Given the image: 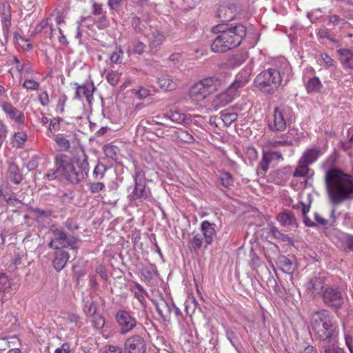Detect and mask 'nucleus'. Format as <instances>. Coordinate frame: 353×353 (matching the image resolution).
<instances>
[{"mask_svg": "<svg viewBox=\"0 0 353 353\" xmlns=\"http://www.w3.org/2000/svg\"><path fill=\"white\" fill-rule=\"evenodd\" d=\"M337 155L331 154L321 165L325 170L324 182L329 202L339 205L353 199V175L334 168Z\"/></svg>", "mask_w": 353, "mask_h": 353, "instance_id": "obj_1", "label": "nucleus"}, {"mask_svg": "<svg viewBox=\"0 0 353 353\" xmlns=\"http://www.w3.org/2000/svg\"><path fill=\"white\" fill-rule=\"evenodd\" d=\"M292 68L288 61L283 57L276 58L266 69L259 73L254 80V86L263 94L272 95L282 85L290 81Z\"/></svg>", "mask_w": 353, "mask_h": 353, "instance_id": "obj_2", "label": "nucleus"}, {"mask_svg": "<svg viewBox=\"0 0 353 353\" xmlns=\"http://www.w3.org/2000/svg\"><path fill=\"white\" fill-rule=\"evenodd\" d=\"M218 35L211 44V50L223 53L239 46L247 34V28L241 23H222L212 28Z\"/></svg>", "mask_w": 353, "mask_h": 353, "instance_id": "obj_3", "label": "nucleus"}, {"mask_svg": "<svg viewBox=\"0 0 353 353\" xmlns=\"http://www.w3.org/2000/svg\"><path fill=\"white\" fill-rule=\"evenodd\" d=\"M310 324L316 341L322 345L337 341L339 324L329 310L321 309L314 312Z\"/></svg>", "mask_w": 353, "mask_h": 353, "instance_id": "obj_4", "label": "nucleus"}, {"mask_svg": "<svg viewBox=\"0 0 353 353\" xmlns=\"http://www.w3.org/2000/svg\"><path fill=\"white\" fill-rule=\"evenodd\" d=\"M221 84V79L216 77L203 79L190 88L189 96L192 101H201L216 92Z\"/></svg>", "mask_w": 353, "mask_h": 353, "instance_id": "obj_5", "label": "nucleus"}, {"mask_svg": "<svg viewBox=\"0 0 353 353\" xmlns=\"http://www.w3.org/2000/svg\"><path fill=\"white\" fill-rule=\"evenodd\" d=\"M134 185L128 188V199L134 202H142L147 200L150 194L149 188H146L145 172L136 168L133 174Z\"/></svg>", "mask_w": 353, "mask_h": 353, "instance_id": "obj_6", "label": "nucleus"}, {"mask_svg": "<svg viewBox=\"0 0 353 353\" xmlns=\"http://www.w3.org/2000/svg\"><path fill=\"white\" fill-rule=\"evenodd\" d=\"M296 116L293 110L288 105L276 107L274 110V119L269 122L268 126L272 131H283L287 125L294 123Z\"/></svg>", "mask_w": 353, "mask_h": 353, "instance_id": "obj_7", "label": "nucleus"}, {"mask_svg": "<svg viewBox=\"0 0 353 353\" xmlns=\"http://www.w3.org/2000/svg\"><path fill=\"white\" fill-rule=\"evenodd\" d=\"M52 232L53 239L48 243L49 248L53 250L63 248L77 250L79 248L78 243L80 239L78 236L68 235L62 228H55Z\"/></svg>", "mask_w": 353, "mask_h": 353, "instance_id": "obj_8", "label": "nucleus"}, {"mask_svg": "<svg viewBox=\"0 0 353 353\" xmlns=\"http://www.w3.org/2000/svg\"><path fill=\"white\" fill-rule=\"evenodd\" d=\"M88 156L83 151L81 155L75 158L74 164L68 175L67 181L72 184H79L85 179L90 170Z\"/></svg>", "mask_w": 353, "mask_h": 353, "instance_id": "obj_9", "label": "nucleus"}, {"mask_svg": "<svg viewBox=\"0 0 353 353\" xmlns=\"http://www.w3.org/2000/svg\"><path fill=\"white\" fill-rule=\"evenodd\" d=\"M323 304L335 312L343 307L344 298L340 288L334 284L328 285L321 294Z\"/></svg>", "mask_w": 353, "mask_h": 353, "instance_id": "obj_10", "label": "nucleus"}, {"mask_svg": "<svg viewBox=\"0 0 353 353\" xmlns=\"http://www.w3.org/2000/svg\"><path fill=\"white\" fill-rule=\"evenodd\" d=\"M114 316L119 327L120 334L126 335L132 332L138 326H140L144 332H146L145 328L137 321L130 312L125 310H119Z\"/></svg>", "mask_w": 353, "mask_h": 353, "instance_id": "obj_11", "label": "nucleus"}, {"mask_svg": "<svg viewBox=\"0 0 353 353\" xmlns=\"http://www.w3.org/2000/svg\"><path fill=\"white\" fill-rule=\"evenodd\" d=\"M145 333L143 331L129 336L123 344L125 353H145L147 350Z\"/></svg>", "mask_w": 353, "mask_h": 353, "instance_id": "obj_12", "label": "nucleus"}, {"mask_svg": "<svg viewBox=\"0 0 353 353\" xmlns=\"http://www.w3.org/2000/svg\"><path fill=\"white\" fill-rule=\"evenodd\" d=\"M274 148H269L267 150L263 151L262 159L260 161L258 168L263 174L266 173L269 169V165L272 161H280L283 160L281 152L274 150Z\"/></svg>", "mask_w": 353, "mask_h": 353, "instance_id": "obj_13", "label": "nucleus"}, {"mask_svg": "<svg viewBox=\"0 0 353 353\" xmlns=\"http://www.w3.org/2000/svg\"><path fill=\"white\" fill-rule=\"evenodd\" d=\"M239 92L229 87L224 92L217 94L212 101V105L216 110L225 107L231 103L237 96Z\"/></svg>", "mask_w": 353, "mask_h": 353, "instance_id": "obj_14", "label": "nucleus"}, {"mask_svg": "<svg viewBox=\"0 0 353 353\" xmlns=\"http://www.w3.org/2000/svg\"><path fill=\"white\" fill-rule=\"evenodd\" d=\"M1 108L6 116L18 124H23L25 121V115L23 112L19 110L9 102H3Z\"/></svg>", "mask_w": 353, "mask_h": 353, "instance_id": "obj_15", "label": "nucleus"}, {"mask_svg": "<svg viewBox=\"0 0 353 353\" xmlns=\"http://www.w3.org/2000/svg\"><path fill=\"white\" fill-rule=\"evenodd\" d=\"M55 163L57 170L62 173L66 179L74 165L72 159L66 154H58L55 157Z\"/></svg>", "mask_w": 353, "mask_h": 353, "instance_id": "obj_16", "label": "nucleus"}, {"mask_svg": "<svg viewBox=\"0 0 353 353\" xmlns=\"http://www.w3.org/2000/svg\"><path fill=\"white\" fill-rule=\"evenodd\" d=\"M292 168L291 166L287 165L272 172L271 174L272 181L275 184L284 185L292 175Z\"/></svg>", "mask_w": 353, "mask_h": 353, "instance_id": "obj_17", "label": "nucleus"}, {"mask_svg": "<svg viewBox=\"0 0 353 353\" xmlns=\"http://www.w3.org/2000/svg\"><path fill=\"white\" fill-rule=\"evenodd\" d=\"M12 289L11 283L8 279V276L5 274L0 272V303H2L10 299L12 296Z\"/></svg>", "mask_w": 353, "mask_h": 353, "instance_id": "obj_18", "label": "nucleus"}, {"mask_svg": "<svg viewBox=\"0 0 353 353\" xmlns=\"http://www.w3.org/2000/svg\"><path fill=\"white\" fill-rule=\"evenodd\" d=\"M236 7L234 4L221 6L218 10L217 17L223 23H229L236 17Z\"/></svg>", "mask_w": 353, "mask_h": 353, "instance_id": "obj_19", "label": "nucleus"}, {"mask_svg": "<svg viewBox=\"0 0 353 353\" xmlns=\"http://www.w3.org/2000/svg\"><path fill=\"white\" fill-rule=\"evenodd\" d=\"M0 15L3 32L8 34L11 26V8L8 3L3 2L0 4Z\"/></svg>", "mask_w": 353, "mask_h": 353, "instance_id": "obj_20", "label": "nucleus"}, {"mask_svg": "<svg viewBox=\"0 0 353 353\" xmlns=\"http://www.w3.org/2000/svg\"><path fill=\"white\" fill-rule=\"evenodd\" d=\"M250 77L251 70L250 68L243 69L236 74L235 80L230 87L238 92L239 88L244 87L249 82Z\"/></svg>", "mask_w": 353, "mask_h": 353, "instance_id": "obj_21", "label": "nucleus"}, {"mask_svg": "<svg viewBox=\"0 0 353 353\" xmlns=\"http://www.w3.org/2000/svg\"><path fill=\"white\" fill-rule=\"evenodd\" d=\"M215 224L208 221H204L201 224V230L203 232L205 242L207 245L213 243L216 236V232L214 228Z\"/></svg>", "mask_w": 353, "mask_h": 353, "instance_id": "obj_22", "label": "nucleus"}, {"mask_svg": "<svg viewBox=\"0 0 353 353\" xmlns=\"http://www.w3.org/2000/svg\"><path fill=\"white\" fill-rule=\"evenodd\" d=\"M328 285L325 284V279L323 277L315 276L311 279L307 283V289L312 290L313 294H322L323 290Z\"/></svg>", "mask_w": 353, "mask_h": 353, "instance_id": "obj_23", "label": "nucleus"}, {"mask_svg": "<svg viewBox=\"0 0 353 353\" xmlns=\"http://www.w3.org/2000/svg\"><path fill=\"white\" fill-rule=\"evenodd\" d=\"M54 259L52 261L54 268L57 270H61L66 265L69 259V254L63 250H56Z\"/></svg>", "mask_w": 353, "mask_h": 353, "instance_id": "obj_24", "label": "nucleus"}, {"mask_svg": "<svg viewBox=\"0 0 353 353\" xmlns=\"http://www.w3.org/2000/svg\"><path fill=\"white\" fill-rule=\"evenodd\" d=\"M174 303L169 304L164 299L161 302L156 304V310L158 314L161 316L164 321H169L171 317V313Z\"/></svg>", "mask_w": 353, "mask_h": 353, "instance_id": "obj_25", "label": "nucleus"}, {"mask_svg": "<svg viewBox=\"0 0 353 353\" xmlns=\"http://www.w3.org/2000/svg\"><path fill=\"white\" fill-rule=\"evenodd\" d=\"M293 142L292 139L290 137V134H284L279 139H272L267 143L268 148H276L279 146L289 147L292 146Z\"/></svg>", "mask_w": 353, "mask_h": 353, "instance_id": "obj_26", "label": "nucleus"}, {"mask_svg": "<svg viewBox=\"0 0 353 353\" xmlns=\"http://www.w3.org/2000/svg\"><path fill=\"white\" fill-rule=\"evenodd\" d=\"M146 48V45L138 39H134L130 41L128 46L127 53L142 55Z\"/></svg>", "mask_w": 353, "mask_h": 353, "instance_id": "obj_27", "label": "nucleus"}, {"mask_svg": "<svg viewBox=\"0 0 353 353\" xmlns=\"http://www.w3.org/2000/svg\"><path fill=\"white\" fill-rule=\"evenodd\" d=\"M276 265L285 274H292L295 270V266L292 261L284 255L278 257Z\"/></svg>", "mask_w": 353, "mask_h": 353, "instance_id": "obj_28", "label": "nucleus"}, {"mask_svg": "<svg viewBox=\"0 0 353 353\" xmlns=\"http://www.w3.org/2000/svg\"><path fill=\"white\" fill-rule=\"evenodd\" d=\"M340 55V60L345 68L353 69V52L346 48L337 50Z\"/></svg>", "mask_w": 353, "mask_h": 353, "instance_id": "obj_29", "label": "nucleus"}, {"mask_svg": "<svg viewBox=\"0 0 353 353\" xmlns=\"http://www.w3.org/2000/svg\"><path fill=\"white\" fill-rule=\"evenodd\" d=\"M321 154V151L318 148L307 149L300 159L309 166L318 159Z\"/></svg>", "mask_w": 353, "mask_h": 353, "instance_id": "obj_30", "label": "nucleus"}, {"mask_svg": "<svg viewBox=\"0 0 353 353\" xmlns=\"http://www.w3.org/2000/svg\"><path fill=\"white\" fill-rule=\"evenodd\" d=\"M8 179L14 184H19L23 179L19 168L14 163L9 165L8 171Z\"/></svg>", "mask_w": 353, "mask_h": 353, "instance_id": "obj_31", "label": "nucleus"}, {"mask_svg": "<svg viewBox=\"0 0 353 353\" xmlns=\"http://www.w3.org/2000/svg\"><path fill=\"white\" fill-rule=\"evenodd\" d=\"M149 46L151 49L159 47L163 42L165 37L162 32L157 30L152 31L148 35Z\"/></svg>", "mask_w": 353, "mask_h": 353, "instance_id": "obj_32", "label": "nucleus"}, {"mask_svg": "<svg viewBox=\"0 0 353 353\" xmlns=\"http://www.w3.org/2000/svg\"><path fill=\"white\" fill-rule=\"evenodd\" d=\"M277 220L283 226L296 225L294 214L290 211H285L283 213L279 214L277 216Z\"/></svg>", "mask_w": 353, "mask_h": 353, "instance_id": "obj_33", "label": "nucleus"}, {"mask_svg": "<svg viewBox=\"0 0 353 353\" xmlns=\"http://www.w3.org/2000/svg\"><path fill=\"white\" fill-rule=\"evenodd\" d=\"M322 87L323 85L319 78L316 77L309 79L305 83V89L308 94L319 92Z\"/></svg>", "mask_w": 353, "mask_h": 353, "instance_id": "obj_34", "label": "nucleus"}, {"mask_svg": "<svg viewBox=\"0 0 353 353\" xmlns=\"http://www.w3.org/2000/svg\"><path fill=\"white\" fill-rule=\"evenodd\" d=\"M164 117L178 124H183L187 119L186 114L178 110L168 112Z\"/></svg>", "mask_w": 353, "mask_h": 353, "instance_id": "obj_35", "label": "nucleus"}, {"mask_svg": "<svg viewBox=\"0 0 353 353\" xmlns=\"http://www.w3.org/2000/svg\"><path fill=\"white\" fill-rule=\"evenodd\" d=\"M174 135L181 141L184 143H192L195 141V139L193 135L188 130H183L182 128H176L174 130Z\"/></svg>", "mask_w": 353, "mask_h": 353, "instance_id": "obj_36", "label": "nucleus"}, {"mask_svg": "<svg viewBox=\"0 0 353 353\" xmlns=\"http://www.w3.org/2000/svg\"><path fill=\"white\" fill-rule=\"evenodd\" d=\"M310 170L309 166L299 159L298 165L292 174L294 178H305L307 176Z\"/></svg>", "mask_w": 353, "mask_h": 353, "instance_id": "obj_37", "label": "nucleus"}, {"mask_svg": "<svg viewBox=\"0 0 353 353\" xmlns=\"http://www.w3.org/2000/svg\"><path fill=\"white\" fill-rule=\"evenodd\" d=\"M316 35L320 39H327L335 45L339 44V40L335 37L334 34L328 28H320L318 30Z\"/></svg>", "mask_w": 353, "mask_h": 353, "instance_id": "obj_38", "label": "nucleus"}, {"mask_svg": "<svg viewBox=\"0 0 353 353\" xmlns=\"http://www.w3.org/2000/svg\"><path fill=\"white\" fill-rule=\"evenodd\" d=\"M158 84L161 89L165 91H172L176 88V83L165 76L158 78Z\"/></svg>", "mask_w": 353, "mask_h": 353, "instance_id": "obj_39", "label": "nucleus"}, {"mask_svg": "<svg viewBox=\"0 0 353 353\" xmlns=\"http://www.w3.org/2000/svg\"><path fill=\"white\" fill-rule=\"evenodd\" d=\"M74 85L76 87V99H80L81 96H84L89 99L90 97H92L93 92L88 86L85 85H80L77 83H74Z\"/></svg>", "mask_w": 353, "mask_h": 353, "instance_id": "obj_40", "label": "nucleus"}, {"mask_svg": "<svg viewBox=\"0 0 353 353\" xmlns=\"http://www.w3.org/2000/svg\"><path fill=\"white\" fill-rule=\"evenodd\" d=\"M333 344H323L320 347L321 353H346L343 347H339L335 343Z\"/></svg>", "mask_w": 353, "mask_h": 353, "instance_id": "obj_41", "label": "nucleus"}, {"mask_svg": "<svg viewBox=\"0 0 353 353\" xmlns=\"http://www.w3.org/2000/svg\"><path fill=\"white\" fill-rule=\"evenodd\" d=\"M123 50L121 46L116 45L114 50L110 56V60L112 63H121L123 57Z\"/></svg>", "mask_w": 353, "mask_h": 353, "instance_id": "obj_42", "label": "nucleus"}, {"mask_svg": "<svg viewBox=\"0 0 353 353\" xmlns=\"http://www.w3.org/2000/svg\"><path fill=\"white\" fill-rule=\"evenodd\" d=\"M221 118L226 126H230L238 117L236 112H228L226 110L221 112Z\"/></svg>", "mask_w": 353, "mask_h": 353, "instance_id": "obj_43", "label": "nucleus"}, {"mask_svg": "<svg viewBox=\"0 0 353 353\" xmlns=\"http://www.w3.org/2000/svg\"><path fill=\"white\" fill-rule=\"evenodd\" d=\"M301 212H302V214H303V222H304L305 225L307 227H316V223L312 221L307 216V213L310 211V206L307 205L302 202L301 203Z\"/></svg>", "mask_w": 353, "mask_h": 353, "instance_id": "obj_44", "label": "nucleus"}, {"mask_svg": "<svg viewBox=\"0 0 353 353\" xmlns=\"http://www.w3.org/2000/svg\"><path fill=\"white\" fill-rule=\"evenodd\" d=\"M106 172V167L102 163H98L92 173V177L96 181H102Z\"/></svg>", "mask_w": 353, "mask_h": 353, "instance_id": "obj_45", "label": "nucleus"}, {"mask_svg": "<svg viewBox=\"0 0 353 353\" xmlns=\"http://www.w3.org/2000/svg\"><path fill=\"white\" fill-rule=\"evenodd\" d=\"M103 152L105 155L110 159L117 160L119 149L118 147L112 145H107L103 147Z\"/></svg>", "mask_w": 353, "mask_h": 353, "instance_id": "obj_46", "label": "nucleus"}, {"mask_svg": "<svg viewBox=\"0 0 353 353\" xmlns=\"http://www.w3.org/2000/svg\"><path fill=\"white\" fill-rule=\"evenodd\" d=\"M54 141L62 151L67 152L70 150V143L69 140L63 137L62 135H57L54 138Z\"/></svg>", "mask_w": 353, "mask_h": 353, "instance_id": "obj_47", "label": "nucleus"}, {"mask_svg": "<svg viewBox=\"0 0 353 353\" xmlns=\"http://www.w3.org/2000/svg\"><path fill=\"white\" fill-rule=\"evenodd\" d=\"M15 39L19 46L24 50L28 51L32 48V45L29 39H27L18 34H15Z\"/></svg>", "mask_w": 353, "mask_h": 353, "instance_id": "obj_48", "label": "nucleus"}, {"mask_svg": "<svg viewBox=\"0 0 353 353\" xmlns=\"http://www.w3.org/2000/svg\"><path fill=\"white\" fill-rule=\"evenodd\" d=\"M131 25L134 30L138 33L143 32L146 28L145 24L141 21L140 18L138 17H133L132 18Z\"/></svg>", "mask_w": 353, "mask_h": 353, "instance_id": "obj_49", "label": "nucleus"}, {"mask_svg": "<svg viewBox=\"0 0 353 353\" xmlns=\"http://www.w3.org/2000/svg\"><path fill=\"white\" fill-rule=\"evenodd\" d=\"M2 196L9 205L14 206L20 203V201L16 198L14 192H8L6 190L3 192Z\"/></svg>", "mask_w": 353, "mask_h": 353, "instance_id": "obj_50", "label": "nucleus"}, {"mask_svg": "<svg viewBox=\"0 0 353 353\" xmlns=\"http://www.w3.org/2000/svg\"><path fill=\"white\" fill-rule=\"evenodd\" d=\"M328 18V26H343L345 23V20L339 15L331 14L327 17Z\"/></svg>", "mask_w": 353, "mask_h": 353, "instance_id": "obj_51", "label": "nucleus"}, {"mask_svg": "<svg viewBox=\"0 0 353 353\" xmlns=\"http://www.w3.org/2000/svg\"><path fill=\"white\" fill-rule=\"evenodd\" d=\"M220 180L221 184L225 188H229L233 185V178L230 172H223L221 174Z\"/></svg>", "mask_w": 353, "mask_h": 353, "instance_id": "obj_52", "label": "nucleus"}, {"mask_svg": "<svg viewBox=\"0 0 353 353\" xmlns=\"http://www.w3.org/2000/svg\"><path fill=\"white\" fill-rule=\"evenodd\" d=\"M120 78V74L117 71L111 70L108 72L106 79L108 82L113 86L118 84Z\"/></svg>", "mask_w": 353, "mask_h": 353, "instance_id": "obj_53", "label": "nucleus"}, {"mask_svg": "<svg viewBox=\"0 0 353 353\" xmlns=\"http://www.w3.org/2000/svg\"><path fill=\"white\" fill-rule=\"evenodd\" d=\"M105 183L102 181H96L94 180L93 182H90V192L93 194H97L104 190Z\"/></svg>", "mask_w": 353, "mask_h": 353, "instance_id": "obj_54", "label": "nucleus"}, {"mask_svg": "<svg viewBox=\"0 0 353 353\" xmlns=\"http://www.w3.org/2000/svg\"><path fill=\"white\" fill-rule=\"evenodd\" d=\"M99 17V19L95 21L97 27L100 30L108 28L110 26V21L106 16V13Z\"/></svg>", "mask_w": 353, "mask_h": 353, "instance_id": "obj_55", "label": "nucleus"}, {"mask_svg": "<svg viewBox=\"0 0 353 353\" xmlns=\"http://www.w3.org/2000/svg\"><path fill=\"white\" fill-rule=\"evenodd\" d=\"M136 288L141 292V293L139 292H135L134 294V296L135 297L138 299V301L140 302L141 305L145 307V305H146V300L143 296V294H142V292L143 293H146L145 290H144V288H143L142 285H141L139 283H137L136 284Z\"/></svg>", "mask_w": 353, "mask_h": 353, "instance_id": "obj_56", "label": "nucleus"}, {"mask_svg": "<svg viewBox=\"0 0 353 353\" xmlns=\"http://www.w3.org/2000/svg\"><path fill=\"white\" fill-rule=\"evenodd\" d=\"M101 353H123V349L118 345H106Z\"/></svg>", "mask_w": 353, "mask_h": 353, "instance_id": "obj_57", "label": "nucleus"}, {"mask_svg": "<svg viewBox=\"0 0 353 353\" xmlns=\"http://www.w3.org/2000/svg\"><path fill=\"white\" fill-rule=\"evenodd\" d=\"M93 319L92 321L93 327L96 330H101L103 327L105 325V319L101 315H95L94 316H92Z\"/></svg>", "mask_w": 353, "mask_h": 353, "instance_id": "obj_58", "label": "nucleus"}, {"mask_svg": "<svg viewBox=\"0 0 353 353\" xmlns=\"http://www.w3.org/2000/svg\"><path fill=\"white\" fill-rule=\"evenodd\" d=\"M63 119L61 117H54L53 119H50L48 130L51 132L59 130L60 128V122Z\"/></svg>", "mask_w": 353, "mask_h": 353, "instance_id": "obj_59", "label": "nucleus"}, {"mask_svg": "<svg viewBox=\"0 0 353 353\" xmlns=\"http://www.w3.org/2000/svg\"><path fill=\"white\" fill-rule=\"evenodd\" d=\"M23 87L30 90H37L39 88V83L34 80L28 79L23 83Z\"/></svg>", "mask_w": 353, "mask_h": 353, "instance_id": "obj_60", "label": "nucleus"}, {"mask_svg": "<svg viewBox=\"0 0 353 353\" xmlns=\"http://www.w3.org/2000/svg\"><path fill=\"white\" fill-rule=\"evenodd\" d=\"M245 61L241 55H234L229 59V64L232 67L239 66Z\"/></svg>", "mask_w": 353, "mask_h": 353, "instance_id": "obj_61", "label": "nucleus"}, {"mask_svg": "<svg viewBox=\"0 0 353 353\" xmlns=\"http://www.w3.org/2000/svg\"><path fill=\"white\" fill-rule=\"evenodd\" d=\"M106 12L102 8V4L94 2L92 7V14L94 16H101Z\"/></svg>", "mask_w": 353, "mask_h": 353, "instance_id": "obj_62", "label": "nucleus"}, {"mask_svg": "<svg viewBox=\"0 0 353 353\" xmlns=\"http://www.w3.org/2000/svg\"><path fill=\"white\" fill-rule=\"evenodd\" d=\"M135 94L137 95L138 98L140 99H143L146 98L149 94L150 90L143 87H139L138 89H134Z\"/></svg>", "mask_w": 353, "mask_h": 353, "instance_id": "obj_63", "label": "nucleus"}, {"mask_svg": "<svg viewBox=\"0 0 353 353\" xmlns=\"http://www.w3.org/2000/svg\"><path fill=\"white\" fill-rule=\"evenodd\" d=\"M345 343L350 353H353V337L350 334H345Z\"/></svg>", "mask_w": 353, "mask_h": 353, "instance_id": "obj_64", "label": "nucleus"}]
</instances>
